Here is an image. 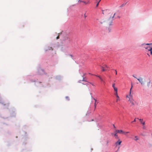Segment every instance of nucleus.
<instances>
[{"label": "nucleus", "instance_id": "nucleus-40", "mask_svg": "<svg viewBox=\"0 0 152 152\" xmlns=\"http://www.w3.org/2000/svg\"><path fill=\"white\" fill-rule=\"evenodd\" d=\"M151 44V45H152V44Z\"/></svg>", "mask_w": 152, "mask_h": 152}, {"label": "nucleus", "instance_id": "nucleus-12", "mask_svg": "<svg viewBox=\"0 0 152 152\" xmlns=\"http://www.w3.org/2000/svg\"><path fill=\"white\" fill-rule=\"evenodd\" d=\"M69 38L68 37L67 35H66L65 36V37L64 39H63V40L64 41H65L66 40L68 39Z\"/></svg>", "mask_w": 152, "mask_h": 152}, {"label": "nucleus", "instance_id": "nucleus-26", "mask_svg": "<svg viewBox=\"0 0 152 152\" xmlns=\"http://www.w3.org/2000/svg\"><path fill=\"white\" fill-rule=\"evenodd\" d=\"M82 81H86V80H85V78L84 77H83Z\"/></svg>", "mask_w": 152, "mask_h": 152}, {"label": "nucleus", "instance_id": "nucleus-16", "mask_svg": "<svg viewBox=\"0 0 152 152\" xmlns=\"http://www.w3.org/2000/svg\"><path fill=\"white\" fill-rule=\"evenodd\" d=\"M114 88V91L115 92V93H118L117 88L116 87H115V88Z\"/></svg>", "mask_w": 152, "mask_h": 152}, {"label": "nucleus", "instance_id": "nucleus-27", "mask_svg": "<svg viewBox=\"0 0 152 152\" xmlns=\"http://www.w3.org/2000/svg\"><path fill=\"white\" fill-rule=\"evenodd\" d=\"M105 67H106L107 68H109V67L108 66H107L106 65H105Z\"/></svg>", "mask_w": 152, "mask_h": 152}, {"label": "nucleus", "instance_id": "nucleus-35", "mask_svg": "<svg viewBox=\"0 0 152 152\" xmlns=\"http://www.w3.org/2000/svg\"><path fill=\"white\" fill-rule=\"evenodd\" d=\"M133 77H134V78H137V77H136L135 76H134V75H133Z\"/></svg>", "mask_w": 152, "mask_h": 152}, {"label": "nucleus", "instance_id": "nucleus-11", "mask_svg": "<svg viewBox=\"0 0 152 152\" xmlns=\"http://www.w3.org/2000/svg\"><path fill=\"white\" fill-rule=\"evenodd\" d=\"M140 121V122L141 123L143 124V125H144L145 124V122H143V119H139Z\"/></svg>", "mask_w": 152, "mask_h": 152}, {"label": "nucleus", "instance_id": "nucleus-22", "mask_svg": "<svg viewBox=\"0 0 152 152\" xmlns=\"http://www.w3.org/2000/svg\"><path fill=\"white\" fill-rule=\"evenodd\" d=\"M132 87H133V86H132V87H131V88L130 89V91H131L132 92Z\"/></svg>", "mask_w": 152, "mask_h": 152}, {"label": "nucleus", "instance_id": "nucleus-31", "mask_svg": "<svg viewBox=\"0 0 152 152\" xmlns=\"http://www.w3.org/2000/svg\"><path fill=\"white\" fill-rule=\"evenodd\" d=\"M136 121V118H135L134 119V121H132V122H135Z\"/></svg>", "mask_w": 152, "mask_h": 152}, {"label": "nucleus", "instance_id": "nucleus-21", "mask_svg": "<svg viewBox=\"0 0 152 152\" xmlns=\"http://www.w3.org/2000/svg\"><path fill=\"white\" fill-rule=\"evenodd\" d=\"M84 17L85 19H86L87 17V16L86 15V13L84 14Z\"/></svg>", "mask_w": 152, "mask_h": 152}, {"label": "nucleus", "instance_id": "nucleus-28", "mask_svg": "<svg viewBox=\"0 0 152 152\" xmlns=\"http://www.w3.org/2000/svg\"><path fill=\"white\" fill-rule=\"evenodd\" d=\"M115 74H116V75H117V71L116 70H115Z\"/></svg>", "mask_w": 152, "mask_h": 152}, {"label": "nucleus", "instance_id": "nucleus-2", "mask_svg": "<svg viewBox=\"0 0 152 152\" xmlns=\"http://www.w3.org/2000/svg\"><path fill=\"white\" fill-rule=\"evenodd\" d=\"M137 79L142 85L145 84V80L143 78L140 77L138 78H137Z\"/></svg>", "mask_w": 152, "mask_h": 152}, {"label": "nucleus", "instance_id": "nucleus-38", "mask_svg": "<svg viewBox=\"0 0 152 152\" xmlns=\"http://www.w3.org/2000/svg\"><path fill=\"white\" fill-rule=\"evenodd\" d=\"M102 23H103V22H101V24H102Z\"/></svg>", "mask_w": 152, "mask_h": 152}, {"label": "nucleus", "instance_id": "nucleus-8", "mask_svg": "<svg viewBox=\"0 0 152 152\" xmlns=\"http://www.w3.org/2000/svg\"><path fill=\"white\" fill-rule=\"evenodd\" d=\"M93 99L95 101V103H94V108H95V109L96 108V106L97 104L98 103V102H97L95 98H93Z\"/></svg>", "mask_w": 152, "mask_h": 152}, {"label": "nucleus", "instance_id": "nucleus-36", "mask_svg": "<svg viewBox=\"0 0 152 152\" xmlns=\"http://www.w3.org/2000/svg\"><path fill=\"white\" fill-rule=\"evenodd\" d=\"M131 94V91H130V92H129V94Z\"/></svg>", "mask_w": 152, "mask_h": 152}, {"label": "nucleus", "instance_id": "nucleus-5", "mask_svg": "<svg viewBox=\"0 0 152 152\" xmlns=\"http://www.w3.org/2000/svg\"><path fill=\"white\" fill-rule=\"evenodd\" d=\"M116 132H117L118 133H119L120 134H125V132L123 131L122 130H116L115 131Z\"/></svg>", "mask_w": 152, "mask_h": 152}, {"label": "nucleus", "instance_id": "nucleus-29", "mask_svg": "<svg viewBox=\"0 0 152 152\" xmlns=\"http://www.w3.org/2000/svg\"><path fill=\"white\" fill-rule=\"evenodd\" d=\"M124 5H125V4H122V5H121V6H120V7H123V6H124Z\"/></svg>", "mask_w": 152, "mask_h": 152}, {"label": "nucleus", "instance_id": "nucleus-30", "mask_svg": "<svg viewBox=\"0 0 152 152\" xmlns=\"http://www.w3.org/2000/svg\"><path fill=\"white\" fill-rule=\"evenodd\" d=\"M59 36H58V37H56V39H59Z\"/></svg>", "mask_w": 152, "mask_h": 152}, {"label": "nucleus", "instance_id": "nucleus-17", "mask_svg": "<svg viewBox=\"0 0 152 152\" xmlns=\"http://www.w3.org/2000/svg\"><path fill=\"white\" fill-rule=\"evenodd\" d=\"M82 2L86 4H89L90 3V2L89 1H88L87 2L85 1H83Z\"/></svg>", "mask_w": 152, "mask_h": 152}, {"label": "nucleus", "instance_id": "nucleus-34", "mask_svg": "<svg viewBox=\"0 0 152 152\" xmlns=\"http://www.w3.org/2000/svg\"><path fill=\"white\" fill-rule=\"evenodd\" d=\"M78 1H80V2H82L83 1H80V0H79Z\"/></svg>", "mask_w": 152, "mask_h": 152}, {"label": "nucleus", "instance_id": "nucleus-19", "mask_svg": "<svg viewBox=\"0 0 152 152\" xmlns=\"http://www.w3.org/2000/svg\"><path fill=\"white\" fill-rule=\"evenodd\" d=\"M96 76H97L98 77H99L100 79V80H101L102 81H103V79L99 76H97L96 75Z\"/></svg>", "mask_w": 152, "mask_h": 152}, {"label": "nucleus", "instance_id": "nucleus-32", "mask_svg": "<svg viewBox=\"0 0 152 152\" xmlns=\"http://www.w3.org/2000/svg\"><path fill=\"white\" fill-rule=\"evenodd\" d=\"M143 129H145V126L144 125H143Z\"/></svg>", "mask_w": 152, "mask_h": 152}, {"label": "nucleus", "instance_id": "nucleus-14", "mask_svg": "<svg viewBox=\"0 0 152 152\" xmlns=\"http://www.w3.org/2000/svg\"><path fill=\"white\" fill-rule=\"evenodd\" d=\"M121 142H122L120 140H119L116 143V144H117L120 145Z\"/></svg>", "mask_w": 152, "mask_h": 152}, {"label": "nucleus", "instance_id": "nucleus-37", "mask_svg": "<svg viewBox=\"0 0 152 152\" xmlns=\"http://www.w3.org/2000/svg\"><path fill=\"white\" fill-rule=\"evenodd\" d=\"M138 140V139H136V140H135L136 141V140Z\"/></svg>", "mask_w": 152, "mask_h": 152}, {"label": "nucleus", "instance_id": "nucleus-20", "mask_svg": "<svg viewBox=\"0 0 152 152\" xmlns=\"http://www.w3.org/2000/svg\"><path fill=\"white\" fill-rule=\"evenodd\" d=\"M115 84L114 83H113L112 85V87L113 88H115Z\"/></svg>", "mask_w": 152, "mask_h": 152}, {"label": "nucleus", "instance_id": "nucleus-23", "mask_svg": "<svg viewBox=\"0 0 152 152\" xmlns=\"http://www.w3.org/2000/svg\"><path fill=\"white\" fill-rule=\"evenodd\" d=\"M66 99L68 100H69V98L68 96H66Z\"/></svg>", "mask_w": 152, "mask_h": 152}, {"label": "nucleus", "instance_id": "nucleus-33", "mask_svg": "<svg viewBox=\"0 0 152 152\" xmlns=\"http://www.w3.org/2000/svg\"><path fill=\"white\" fill-rule=\"evenodd\" d=\"M129 133V132H125V134H126V133Z\"/></svg>", "mask_w": 152, "mask_h": 152}, {"label": "nucleus", "instance_id": "nucleus-25", "mask_svg": "<svg viewBox=\"0 0 152 152\" xmlns=\"http://www.w3.org/2000/svg\"><path fill=\"white\" fill-rule=\"evenodd\" d=\"M99 4V3H97V4L96 5V7H98Z\"/></svg>", "mask_w": 152, "mask_h": 152}, {"label": "nucleus", "instance_id": "nucleus-15", "mask_svg": "<svg viewBox=\"0 0 152 152\" xmlns=\"http://www.w3.org/2000/svg\"><path fill=\"white\" fill-rule=\"evenodd\" d=\"M148 50L150 51L151 54L152 55V48L149 47V49H148Z\"/></svg>", "mask_w": 152, "mask_h": 152}, {"label": "nucleus", "instance_id": "nucleus-3", "mask_svg": "<svg viewBox=\"0 0 152 152\" xmlns=\"http://www.w3.org/2000/svg\"><path fill=\"white\" fill-rule=\"evenodd\" d=\"M129 101L130 102L132 106H134L135 105V102L133 99V98L131 99L130 98L129 99Z\"/></svg>", "mask_w": 152, "mask_h": 152}, {"label": "nucleus", "instance_id": "nucleus-18", "mask_svg": "<svg viewBox=\"0 0 152 152\" xmlns=\"http://www.w3.org/2000/svg\"><path fill=\"white\" fill-rule=\"evenodd\" d=\"M101 68L102 69V71H106V70H107V69H104V67H103V66H102Z\"/></svg>", "mask_w": 152, "mask_h": 152}, {"label": "nucleus", "instance_id": "nucleus-10", "mask_svg": "<svg viewBox=\"0 0 152 152\" xmlns=\"http://www.w3.org/2000/svg\"><path fill=\"white\" fill-rule=\"evenodd\" d=\"M126 97L127 98H129V99L130 98L131 99H132L133 98V95L132 94H129V96L127 95Z\"/></svg>", "mask_w": 152, "mask_h": 152}, {"label": "nucleus", "instance_id": "nucleus-7", "mask_svg": "<svg viewBox=\"0 0 152 152\" xmlns=\"http://www.w3.org/2000/svg\"><path fill=\"white\" fill-rule=\"evenodd\" d=\"M53 48L51 47L48 46V47L45 50L46 51H47L49 50H53Z\"/></svg>", "mask_w": 152, "mask_h": 152}, {"label": "nucleus", "instance_id": "nucleus-6", "mask_svg": "<svg viewBox=\"0 0 152 152\" xmlns=\"http://www.w3.org/2000/svg\"><path fill=\"white\" fill-rule=\"evenodd\" d=\"M151 44H143L142 45L145 48V49H149V47H148L147 46V45H151Z\"/></svg>", "mask_w": 152, "mask_h": 152}, {"label": "nucleus", "instance_id": "nucleus-24", "mask_svg": "<svg viewBox=\"0 0 152 152\" xmlns=\"http://www.w3.org/2000/svg\"><path fill=\"white\" fill-rule=\"evenodd\" d=\"M101 0H99V1L98 2L97 1V0H96V1L97 2V3H99L101 1Z\"/></svg>", "mask_w": 152, "mask_h": 152}, {"label": "nucleus", "instance_id": "nucleus-39", "mask_svg": "<svg viewBox=\"0 0 152 152\" xmlns=\"http://www.w3.org/2000/svg\"><path fill=\"white\" fill-rule=\"evenodd\" d=\"M92 86H94L93 84H92Z\"/></svg>", "mask_w": 152, "mask_h": 152}, {"label": "nucleus", "instance_id": "nucleus-13", "mask_svg": "<svg viewBox=\"0 0 152 152\" xmlns=\"http://www.w3.org/2000/svg\"><path fill=\"white\" fill-rule=\"evenodd\" d=\"M118 133L117 132H116L115 131V133L114 134L113 133H112V134L113 135L114 134V136L116 138H118V135H117V133Z\"/></svg>", "mask_w": 152, "mask_h": 152}, {"label": "nucleus", "instance_id": "nucleus-1", "mask_svg": "<svg viewBox=\"0 0 152 152\" xmlns=\"http://www.w3.org/2000/svg\"><path fill=\"white\" fill-rule=\"evenodd\" d=\"M102 13L104 15L107 14V23L109 26L112 25L113 18L115 15V13L113 14L111 12L107 9L103 10Z\"/></svg>", "mask_w": 152, "mask_h": 152}, {"label": "nucleus", "instance_id": "nucleus-4", "mask_svg": "<svg viewBox=\"0 0 152 152\" xmlns=\"http://www.w3.org/2000/svg\"><path fill=\"white\" fill-rule=\"evenodd\" d=\"M109 142V140L108 139H104L103 141L104 144L105 145H108Z\"/></svg>", "mask_w": 152, "mask_h": 152}, {"label": "nucleus", "instance_id": "nucleus-9", "mask_svg": "<svg viewBox=\"0 0 152 152\" xmlns=\"http://www.w3.org/2000/svg\"><path fill=\"white\" fill-rule=\"evenodd\" d=\"M115 94L117 98L116 99V102H118V100H120L119 96L118 94V93H115Z\"/></svg>", "mask_w": 152, "mask_h": 152}]
</instances>
